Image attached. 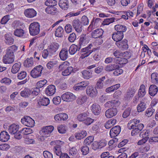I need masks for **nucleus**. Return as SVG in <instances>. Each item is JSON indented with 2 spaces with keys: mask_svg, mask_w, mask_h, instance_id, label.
<instances>
[{
  "mask_svg": "<svg viewBox=\"0 0 158 158\" xmlns=\"http://www.w3.org/2000/svg\"><path fill=\"white\" fill-rule=\"evenodd\" d=\"M140 122V120L134 119L128 123V127L129 129H132L131 132L132 136L137 135L143 129L144 125L142 123H139Z\"/></svg>",
  "mask_w": 158,
  "mask_h": 158,
  "instance_id": "nucleus-1",
  "label": "nucleus"
},
{
  "mask_svg": "<svg viewBox=\"0 0 158 158\" xmlns=\"http://www.w3.org/2000/svg\"><path fill=\"white\" fill-rule=\"evenodd\" d=\"M54 127L51 125L43 127L39 131L40 136L39 139L41 141H44L45 139V138L48 137L50 135Z\"/></svg>",
  "mask_w": 158,
  "mask_h": 158,
  "instance_id": "nucleus-2",
  "label": "nucleus"
},
{
  "mask_svg": "<svg viewBox=\"0 0 158 158\" xmlns=\"http://www.w3.org/2000/svg\"><path fill=\"white\" fill-rule=\"evenodd\" d=\"M19 126L15 124H12L9 127L8 131L9 133L14 135V137L16 139H19L22 137V135L20 134V131H19Z\"/></svg>",
  "mask_w": 158,
  "mask_h": 158,
  "instance_id": "nucleus-3",
  "label": "nucleus"
},
{
  "mask_svg": "<svg viewBox=\"0 0 158 158\" xmlns=\"http://www.w3.org/2000/svg\"><path fill=\"white\" fill-rule=\"evenodd\" d=\"M40 91V90L38 88H35L31 90L25 89L24 90L21 92L20 94L22 97L26 98L28 97L31 94L33 96H36L38 94Z\"/></svg>",
  "mask_w": 158,
  "mask_h": 158,
  "instance_id": "nucleus-4",
  "label": "nucleus"
},
{
  "mask_svg": "<svg viewBox=\"0 0 158 158\" xmlns=\"http://www.w3.org/2000/svg\"><path fill=\"white\" fill-rule=\"evenodd\" d=\"M40 25L38 23H31L29 27V33L31 35L38 34L40 31Z\"/></svg>",
  "mask_w": 158,
  "mask_h": 158,
  "instance_id": "nucleus-5",
  "label": "nucleus"
},
{
  "mask_svg": "<svg viewBox=\"0 0 158 158\" xmlns=\"http://www.w3.org/2000/svg\"><path fill=\"white\" fill-rule=\"evenodd\" d=\"M93 47V45L92 44H89L87 47L85 48H82L81 50V52L82 53H84L82 54L81 56V58L82 59L84 58L93 52L95 51L96 50L95 48H93L91 49Z\"/></svg>",
  "mask_w": 158,
  "mask_h": 158,
  "instance_id": "nucleus-6",
  "label": "nucleus"
},
{
  "mask_svg": "<svg viewBox=\"0 0 158 158\" xmlns=\"http://www.w3.org/2000/svg\"><path fill=\"white\" fill-rule=\"evenodd\" d=\"M72 25L77 32L81 33L83 30L82 25L81 21L78 19H74L72 22Z\"/></svg>",
  "mask_w": 158,
  "mask_h": 158,
  "instance_id": "nucleus-7",
  "label": "nucleus"
},
{
  "mask_svg": "<svg viewBox=\"0 0 158 158\" xmlns=\"http://www.w3.org/2000/svg\"><path fill=\"white\" fill-rule=\"evenodd\" d=\"M43 67L41 65L37 66L31 71L30 74L34 78H36L40 77Z\"/></svg>",
  "mask_w": 158,
  "mask_h": 158,
  "instance_id": "nucleus-8",
  "label": "nucleus"
},
{
  "mask_svg": "<svg viewBox=\"0 0 158 158\" xmlns=\"http://www.w3.org/2000/svg\"><path fill=\"white\" fill-rule=\"evenodd\" d=\"M21 122L23 124L29 127H33L35 125L34 120L28 116H25L22 118Z\"/></svg>",
  "mask_w": 158,
  "mask_h": 158,
  "instance_id": "nucleus-9",
  "label": "nucleus"
},
{
  "mask_svg": "<svg viewBox=\"0 0 158 158\" xmlns=\"http://www.w3.org/2000/svg\"><path fill=\"white\" fill-rule=\"evenodd\" d=\"M147 107V102L145 98H143L140 101L139 103L137 106V110L138 112L144 111Z\"/></svg>",
  "mask_w": 158,
  "mask_h": 158,
  "instance_id": "nucleus-10",
  "label": "nucleus"
},
{
  "mask_svg": "<svg viewBox=\"0 0 158 158\" xmlns=\"http://www.w3.org/2000/svg\"><path fill=\"white\" fill-rule=\"evenodd\" d=\"M90 37L89 35L86 34H82L79 39V41L78 44L81 48L82 46H84L87 44L89 42Z\"/></svg>",
  "mask_w": 158,
  "mask_h": 158,
  "instance_id": "nucleus-11",
  "label": "nucleus"
},
{
  "mask_svg": "<svg viewBox=\"0 0 158 158\" xmlns=\"http://www.w3.org/2000/svg\"><path fill=\"white\" fill-rule=\"evenodd\" d=\"M61 97L63 101L68 102L72 101L76 98L75 96L69 92L64 94L61 95Z\"/></svg>",
  "mask_w": 158,
  "mask_h": 158,
  "instance_id": "nucleus-12",
  "label": "nucleus"
},
{
  "mask_svg": "<svg viewBox=\"0 0 158 158\" xmlns=\"http://www.w3.org/2000/svg\"><path fill=\"white\" fill-rule=\"evenodd\" d=\"M86 93L90 97L94 98L97 96L98 91L95 87H94L92 85H89L87 87L86 89Z\"/></svg>",
  "mask_w": 158,
  "mask_h": 158,
  "instance_id": "nucleus-13",
  "label": "nucleus"
},
{
  "mask_svg": "<svg viewBox=\"0 0 158 158\" xmlns=\"http://www.w3.org/2000/svg\"><path fill=\"white\" fill-rule=\"evenodd\" d=\"M127 42L128 41L127 40L124 39L122 40L116 42L115 44L120 50H124L127 49L128 48Z\"/></svg>",
  "mask_w": 158,
  "mask_h": 158,
  "instance_id": "nucleus-14",
  "label": "nucleus"
},
{
  "mask_svg": "<svg viewBox=\"0 0 158 158\" xmlns=\"http://www.w3.org/2000/svg\"><path fill=\"white\" fill-rule=\"evenodd\" d=\"M89 84V82L87 81H83L77 83L76 86H74V89L76 90L85 89L86 87Z\"/></svg>",
  "mask_w": 158,
  "mask_h": 158,
  "instance_id": "nucleus-15",
  "label": "nucleus"
},
{
  "mask_svg": "<svg viewBox=\"0 0 158 158\" xmlns=\"http://www.w3.org/2000/svg\"><path fill=\"white\" fill-rule=\"evenodd\" d=\"M18 47L15 45H13L9 47L7 49L6 54L5 56L14 57V52L16 51Z\"/></svg>",
  "mask_w": 158,
  "mask_h": 158,
  "instance_id": "nucleus-16",
  "label": "nucleus"
},
{
  "mask_svg": "<svg viewBox=\"0 0 158 158\" xmlns=\"http://www.w3.org/2000/svg\"><path fill=\"white\" fill-rule=\"evenodd\" d=\"M117 110L116 108L112 107L108 109L105 112V115L106 117L110 118L116 115Z\"/></svg>",
  "mask_w": 158,
  "mask_h": 158,
  "instance_id": "nucleus-17",
  "label": "nucleus"
},
{
  "mask_svg": "<svg viewBox=\"0 0 158 158\" xmlns=\"http://www.w3.org/2000/svg\"><path fill=\"white\" fill-rule=\"evenodd\" d=\"M120 127L119 126H117L113 127L110 131V136L112 138L117 136L120 132Z\"/></svg>",
  "mask_w": 158,
  "mask_h": 158,
  "instance_id": "nucleus-18",
  "label": "nucleus"
},
{
  "mask_svg": "<svg viewBox=\"0 0 158 158\" xmlns=\"http://www.w3.org/2000/svg\"><path fill=\"white\" fill-rule=\"evenodd\" d=\"M24 14L27 17L32 18L36 15L37 13L33 9L29 8L25 10L24 11Z\"/></svg>",
  "mask_w": 158,
  "mask_h": 158,
  "instance_id": "nucleus-19",
  "label": "nucleus"
},
{
  "mask_svg": "<svg viewBox=\"0 0 158 158\" xmlns=\"http://www.w3.org/2000/svg\"><path fill=\"white\" fill-rule=\"evenodd\" d=\"M103 31L101 29H97L93 31L91 33L92 37L95 39L102 38Z\"/></svg>",
  "mask_w": 158,
  "mask_h": 158,
  "instance_id": "nucleus-20",
  "label": "nucleus"
},
{
  "mask_svg": "<svg viewBox=\"0 0 158 158\" xmlns=\"http://www.w3.org/2000/svg\"><path fill=\"white\" fill-rule=\"evenodd\" d=\"M56 91V87L52 85H48L45 90V93L49 96L53 95L55 93Z\"/></svg>",
  "mask_w": 158,
  "mask_h": 158,
  "instance_id": "nucleus-21",
  "label": "nucleus"
},
{
  "mask_svg": "<svg viewBox=\"0 0 158 158\" xmlns=\"http://www.w3.org/2000/svg\"><path fill=\"white\" fill-rule=\"evenodd\" d=\"M59 47V44L56 43L51 44L48 47V50L49 52L53 55L57 51Z\"/></svg>",
  "mask_w": 158,
  "mask_h": 158,
  "instance_id": "nucleus-22",
  "label": "nucleus"
},
{
  "mask_svg": "<svg viewBox=\"0 0 158 158\" xmlns=\"http://www.w3.org/2000/svg\"><path fill=\"white\" fill-rule=\"evenodd\" d=\"M68 118L67 114L65 113H60L58 114L54 117V118L56 121L59 122L65 121Z\"/></svg>",
  "mask_w": 158,
  "mask_h": 158,
  "instance_id": "nucleus-23",
  "label": "nucleus"
},
{
  "mask_svg": "<svg viewBox=\"0 0 158 158\" xmlns=\"http://www.w3.org/2000/svg\"><path fill=\"white\" fill-rule=\"evenodd\" d=\"M91 110L94 114L96 115H98L100 114L101 112V108L99 105L94 103L91 106Z\"/></svg>",
  "mask_w": 158,
  "mask_h": 158,
  "instance_id": "nucleus-24",
  "label": "nucleus"
},
{
  "mask_svg": "<svg viewBox=\"0 0 158 158\" xmlns=\"http://www.w3.org/2000/svg\"><path fill=\"white\" fill-rule=\"evenodd\" d=\"M123 37V33L117 32L116 31L114 32L112 35V39L116 42L119 41H121Z\"/></svg>",
  "mask_w": 158,
  "mask_h": 158,
  "instance_id": "nucleus-25",
  "label": "nucleus"
},
{
  "mask_svg": "<svg viewBox=\"0 0 158 158\" xmlns=\"http://www.w3.org/2000/svg\"><path fill=\"white\" fill-rule=\"evenodd\" d=\"M59 56L60 59L62 60H65L68 57V50L65 48H62L60 52Z\"/></svg>",
  "mask_w": 158,
  "mask_h": 158,
  "instance_id": "nucleus-26",
  "label": "nucleus"
},
{
  "mask_svg": "<svg viewBox=\"0 0 158 158\" xmlns=\"http://www.w3.org/2000/svg\"><path fill=\"white\" fill-rule=\"evenodd\" d=\"M81 48L80 46L78 45H76L75 44H73L69 48V52L71 55H74L77 51H79Z\"/></svg>",
  "mask_w": 158,
  "mask_h": 158,
  "instance_id": "nucleus-27",
  "label": "nucleus"
},
{
  "mask_svg": "<svg viewBox=\"0 0 158 158\" xmlns=\"http://www.w3.org/2000/svg\"><path fill=\"white\" fill-rule=\"evenodd\" d=\"M10 138L9 134L5 131H2L0 133V140L2 142L7 141Z\"/></svg>",
  "mask_w": 158,
  "mask_h": 158,
  "instance_id": "nucleus-28",
  "label": "nucleus"
},
{
  "mask_svg": "<svg viewBox=\"0 0 158 158\" xmlns=\"http://www.w3.org/2000/svg\"><path fill=\"white\" fill-rule=\"evenodd\" d=\"M4 38L5 42L6 44L10 45L13 44L14 40L10 34H5L4 35Z\"/></svg>",
  "mask_w": 158,
  "mask_h": 158,
  "instance_id": "nucleus-29",
  "label": "nucleus"
},
{
  "mask_svg": "<svg viewBox=\"0 0 158 158\" xmlns=\"http://www.w3.org/2000/svg\"><path fill=\"white\" fill-rule=\"evenodd\" d=\"M114 29L117 32L123 33L127 30L126 26L122 24H117L114 26Z\"/></svg>",
  "mask_w": 158,
  "mask_h": 158,
  "instance_id": "nucleus-30",
  "label": "nucleus"
},
{
  "mask_svg": "<svg viewBox=\"0 0 158 158\" xmlns=\"http://www.w3.org/2000/svg\"><path fill=\"white\" fill-rule=\"evenodd\" d=\"M158 90L157 86L155 85H152L150 86L149 88V94L152 96H154L157 94Z\"/></svg>",
  "mask_w": 158,
  "mask_h": 158,
  "instance_id": "nucleus-31",
  "label": "nucleus"
},
{
  "mask_svg": "<svg viewBox=\"0 0 158 158\" xmlns=\"http://www.w3.org/2000/svg\"><path fill=\"white\" fill-rule=\"evenodd\" d=\"M59 5L62 9L66 10L69 6V1L68 0H60Z\"/></svg>",
  "mask_w": 158,
  "mask_h": 158,
  "instance_id": "nucleus-32",
  "label": "nucleus"
},
{
  "mask_svg": "<svg viewBox=\"0 0 158 158\" xmlns=\"http://www.w3.org/2000/svg\"><path fill=\"white\" fill-rule=\"evenodd\" d=\"M107 141L104 140H102L99 141V142H95L93 144L94 146L95 145L97 146L95 148H101L105 147L107 144Z\"/></svg>",
  "mask_w": 158,
  "mask_h": 158,
  "instance_id": "nucleus-33",
  "label": "nucleus"
},
{
  "mask_svg": "<svg viewBox=\"0 0 158 158\" xmlns=\"http://www.w3.org/2000/svg\"><path fill=\"white\" fill-rule=\"evenodd\" d=\"M50 103V100L48 98L43 97L40 98L39 100L38 103L39 105L44 106H48Z\"/></svg>",
  "mask_w": 158,
  "mask_h": 158,
  "instance_id": "nucleus-34",
  "label": "nucleus"
},
{
  "mask_svg": "<svg viewBox=\"0 0 158 158\" xmlns=\"http://www.w3.org/2000/svg\"><path fill=\"white\" fill-rule=\"evenodd\" d=\"M87 135V132L85 130H82L80 132L76 133L75 135L76 138L78 140H80L85 138Z\"/></svg>",
  "mask_w": 158,
  "mask_h": 158,
  "instance_id": "nucleus-35",
  "label": "nucleus"
},
{
  "mask_svg": "<svg viewBox=\"0 0 158 158\" xmlns=\"http://www.w3.org/2000/svg\"><path fill=\"white\" fill-rule=\"evenodd\" d=\"M114 61L116 64H126L128 62V60L126 58L120 57L114 59Z\"/></svg>",
  "mask_w": 158,
  "mask_h": 158,
  "instance_id": "nucleus-36",
  "label": "nucleus"
},
{
  "mask_svg": "<svg viewBox=\"0 0 158 158\" xmlns=\"http://www.w3.org/2000/svg\"><path fill=\"white\" fill-rule=\"evenodd\" d=\"M146 94L145 85L142 84L140 86V88L137 94L139 97L141 98H143Z\"/></svg>",
  "mask_w": 158,
  "mask_h": 158,
  "instance_id": "nucleus-37",
  "label": "nucleus"
},
{
  "mask_svg": "<svg viewBox=\"0 0 158 158\" xmlns=\"http://www.w3.org/2000/svg\"><path fill=\"white\" fill-rule=\"evenodd\" d=\"M106 79V77L104 76L100 78L97 81L95 88L97 89H100L103 87V81Z\"/></svg>",
  "mask_w": 158,
  "mask_h": 158,
  "instance_id": "nucleus-38",
  "label": "nucleus"
},
{
  "mask_svg": "<svg viewBox=\"0 0 158 158\" xmlns=\"http://www.w3.org/2000/svg\"><path fill=\"white\" fill-rule=\"evenodd\" d=\"M83 77L86 79H89L92 76V72L91 70H84L81 72Z\"/></svg>",
  "mask_w": 158,
  "mask_h": 158,
  "instance_id": "nucleus-39",
  "label": "nucleus"
},
{
  "mask_svg": "<svg viewBox=\"0 0 158 158\" xmlns=\"http://www.w3.org/2000/svg\"><path fill=\"white\" fill-rule=\"evenodd\" d=\"M87 116L88 114L87 112L81 113L77 115V119L79 121H83L86 119Z\"/></svg>",
  "mask_w": 158,
  "mask_h": 158,
  "instance_id": "nucleus-40",
  "label": "nucleus"
},
{
  "mask_svg": "<svg viewBox=\"0 0 158 158\" xmlns=\"http://www.w3.org/2000/svg\"><path fill=\"white\" fill-rule=\"evenodd\" d=\"M135 93V90L134 89H129L127 91L125 97L127 98L128 100H130L134 96Z\"/></svg>",
  "mask_w": 158,
  "mask_h": 158,
  "instance_id": "nucleus-41",
  "label": "nucleus"
},
{
  "mask_svg": "<svg viewBox=\"0 0 158 158\" xmlns=\"http://www.w3.org/2000/svg\"><path fill=\"white\" fill-rule=\"evenodd\" d=\"M21 64L20 62L15 63L12 67L11 72L15 74L17 73L19 71Z\"/></svg>",
  "mask_w": 158,
  "mask_h": 158,
  "instance_id": "nucleus-42",
  "label": "nucleus"
},
{
  "mask_svg": "<svg viewBox=\"0 0 158 158\" xmlns=\"http://www.w3.org/2000/svg\"><path fill=\"white\" fill-rule=\"evenodd\" d=\"M55 84L59 88L61 89H65L67 88L66 84L63 81L57 80L55 81Z\"/></svg>",
  "mask_w": 158,
  "mask_h": 158,
  "instance_id": "nucleus-43",
  "label": "nucleus"
},
{
  "mask_svg": "<svg viewBox=\"0 0 158 158\" xmlns=\"http://www.w3.org/2000/svg\"><path fill=\"white\" fill-rule=\"evenodd\" d=\"M24 65L27 67H29L33 65V60L32 57L27 58L24 62Z\"/></svg>",
  "mask_w": 158,
  "mask_h": 158,
  "instance_id": "nucleus-44",
  "label": "nucleus"
},
{
  "mask_svg": "<svg viewBox=\"0 0 158 158\" xmlns=\"http://www.w3.org/2000/svg\"><path fill=\"white\" fill-rule=\"evenodd\" d=\"M72 73H74L73 68L71 66H69L63 71L62 73L63 76H67L69 75Z\"/></svg>",
  "mask_w": 158,
  "mask_h": 158,
  "instance_id": "nucleus-45",
  "label": "nucleus"
},
{
  "mask_svg": "<svg viewBox=\"0 0 158 158\" xmlns=\"http://www.w3.org/2000/svg\"><path fill=\"white\" fill-rule=\"evenodd\" d=\"M3 60L5 64H11L14 61V57L4 56L3 57Z\"/></svg>",
  "mask_w": 158,
  "mask_h": 158,
  "instance_id": "nucleus-46",
  "label": "nucleus"
},
{
  "mask_svg": "<svg viewBox=\"0 0 158 158\" xmlns=\"http://www.w3.org/2000/svg\"><path fill=\"white\" fill-rule=\"evenodd\" d=\"M54 6H50L47 7L45 9V12L52 15H54L57 11V8Z\"/></svg>",
  "mask_w": 158,
  "mask_h": 158,
  "instance_id": "nucleus-47",
  "label": "nucleus"
},
{
  "mask_svg": "<svg viewBox=\"0 0 158 158\" xmlns=\"http://www.w3.org/2000/svg\"><path fill=\"white\" fill-rule=\"evenodd\" d=\"M118 67V65L116 64H110L106 65L105 69V70L107 72H111L116 69Z\"/></svg>",
  "mask_w": 158,
  "mask_h": 158,
  "instance_id": "nucleus-48",
  "label": "nucleus"
},
{
  "mask_svg": "<svg viewBox=\"0 0 158 158\" xmlns=\"http://www.w3.org/2000/svg\"><path fill=\"white\" fill-rule=\"evenodd\" d=\"M64 32V31L63 28L60 26L56 29V30L55 31V35L56 37H61L63 36Z\"/></svg>",
  "mask_w": 158,
  "mask_h": 158,
  "instance_id": "nucleus-49",
  "label": "nucleus"
},
{
  "mask_svg": "<svg viewBox=\"0 0 158 158\" xmlns=\"http://www.w3.org/2000/svg\"><path fill=\"white\" fill-rule=\"evenodd\" d=\"M20 134L22 133L25 135H29L33 132L32 130L30 128H24L20 131Z\"/></svg>",
  "mask_w": 158,
  "mask_h": 158,
  "instance_id": "nucleus-50",
  "label": "nucleus"
},
{
  "mask_svg": "<svg viewBox=\"0 0 158 158\" xmlns=\"http://www.w3.org/2000/svg\"><path fill=\"white\" fill-rule=\"evenodd\" d=\"M53 55L50 53L48 48L44 49L42 53V56L43 58L46 59L47 58H50Z\"/></svg>",
  "mask_w": 158,
  "mask_h": 158,
  "instance_id": "nucleus-51",
  "label": "nucleus"
},
{
  "mask_svg": "<svg viewBox=\"0 0 158 158\" xmlns=\"http://www.w3.org/2000/svg\"><path fill=\"white\" fill-rule=\"evenodd\" d=\"M87 100V97L85 96L79 97L76 100L77 103L79 105H82Z\"/></svg>",
  "mask_w": 158,
  "mask_h": 158,
  "instance_id": "nucleus-52",
  "label": "nucleus"
},
{
  "mask_svg": "<svg viewBox=\"0 0 158 158\" xmlns=\"http://www.w3.org/2000/svg\"><path fill=\"white\" fill-rule=\"evenodd\" d=\"M152 82L156 85L158 84V74L156 73H152L151 75Z\"/></svg>",
  "mask_w": 158,
  "mask_h": 158,
  "instance_id": "nucleus-53",
  "label": "nucleus"
},
{
  "mask_svg": "<svg viewBox=\"0 0 158 158\" xmlns=\"http://www.w3.org/2000/svg\"><path fill=\"white\" fill-rule=\"evenodd\" d=\"M57 4L56 0H47L44 2V4L48 7L55 6Z\"/></svg>",
  "mask_w": 158,
  "mask_h": 158,
  "instance_id": "nucleus-54",
  "label": "nucleus"
},
{
  "mask_svg": "<svg viewBox=\"0 0 158 158\" xmlns=\"http://www.w3.org/2000/svg\"><path fill=\"white\" fill-rule=\"evenodd\" d=\"M53 150L54 153L59 156L62 153L60 145H56L55 146H54Z\"/></svg>",
  "mask_w": 158,
  "mask_h": 158,
  "instance_id": "nucleus-55",
  "label": "nucleus"
},
{
  "mask_svg": "<svg viewBox=\"0 0 158 158\" xmlns=\"http://www.w3.org/2000/svg\"><path fill=\"white\" fill-rule=\"evenodd\" d=\"M128 53L127 52H120L119 51L116 50L114 52L113 55L115 56L116 57V58L120 57L121 56L124 57Z\"/></svg>",
  "mask_w": 158,
  "mask_h": 158,
  "instance_id": "nucleus-56",
  "label": "nucleus"
},
{
  "mask_svg": "<svg viewBox=\"0 0 158 158\" xmlns=\"http://www.w3.org/2000/svg\"><path fill=\"white\" fill-rule=\"evenodd\" d=\"M155 111V109L152 106L148 108L145 111V115L148 117L151 116Z\"/></svg>",
  "mask_w": 158,
  "mask_h": 158,
  "instance_id": "nucleus-57",
  "label": "nucleus"
},
{
  "mask_svg": "<svg viewBox=\"0 0 158 158\" xmlns=\"http://www.w3.org/2000/svg\"><path fill=\"white\" fill-rule=\"evenodd\" d=\"M77 153V150L75 147H72L69 151V155L72 156L71 158H75Z\"/></svg>",
  "mask_w": 158,
  "mask_h": 158,
  "instance_id": "nucleus-58",
  "label": "nucleus"
},
{
  "mask_svg": "<svg viewBox=\"0 0 158 158\" xmlns=\"http://www.w3.org/2000/svg\"><path fill=\"white\" fill-rule=\"evenodd\" d=\"M24 33V31L22 29H17L14 32L15 35L18 37L23 36Z\"/></svg>",
  "mask_w": 158,
  "mask_h": 158,
  "instance_id": "nucleus-59",
  "label": "nucleus"
},
{
  "mask_svg": "<svg viewBox=\"0 0 158 158\" xmlns=\"http://www.w3.org/2000/svg\"><path fill=\"white\" fill-rule=\"evenodd\" d=\"M94 139V137L93 136H89L88 137L84 140V144L86 145H90L93 142Z\"/></svg>",
  "mask_w": 158,
  "mask_h": 158,
  "instance_id": "nucleus-60",
  "label": "nucleus"
},
{
  "mask_svg": "<svg viewBox=\"0 0 158 158\" xmlns=\"http://www.w3.org/2000/svg\"><path fill=\"white\" fill-rule=\"evenodd\" d=\"M113 74L115 76H118L122 74L123 73V70L122 69H120L119 66L118 65V67L116 69H115L114 70Z\"/></svg>",
  "mask_w": 158,
  "mask_h": 158,
  "instance_id": "nucleus-61",
  "label": "nucleus"
},
{
  "mask_svg": "<svg viewBox=\"0 0 158 158\" xmlns=\"http://www.w3.org/2000/svg\"><path fill=\"white\" fill-rule=\"evenodd\" d=\"M57 130L60 133L63 134L66 132V127L64 125H61L58 126Z\"/></svg>",
  "mask_w": 158,
  "mask_h": 158,
  "instance_id": "nucleus-62",
  "label": "nucleus"
},
{
  "mask_svg": "<svg viewBox=\"0 0 158 158\" xmlns=\"http://www.w3.org/2000/svg\"><path fill=\"white\" fill-rule=\"evenodd\" d=\"M131 108L129 107L127 108L123 112L122 116L124 118L127 117L130 114L131 110Z\"/></svg>",
  "mask_w": 158,
  "mask_h": 158,
  "instance_id": "nucleus-63",
  "label": "nucleus"
},
{
  "mask_svg": "<svg viewBox=\"0 0 158 158\" xmlns=\"http://www.w3.org/2000/svg\"><path fill=\"white\" fill-rule=\"evenodd\" d=\"M80 149L83 155H86L89 152V148L87 146L81 147Z\"/></svg>",
  "mask_w": 158,
  "mask_h": 158,
  "instance_id": "nucleus-64",
  "label": "nucleus"
}]
</instances>
